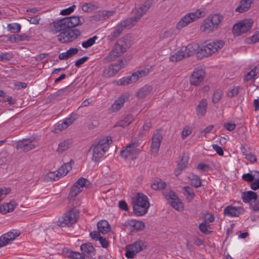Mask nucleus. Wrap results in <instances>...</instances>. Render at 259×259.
Wrapping results in <instances>:
<instances>
[{
  "mask_svg": "<svg viewBox=\"0 0 259 259\" xmlns=\"http://www.w3.org/2000/svg\"><path fill=\"white\" fill-rule=\"evenodd\" d=\"M151 2L147 1L139 7L136 8L135 16L127 18L118 24L109 36L112 39L115 38L119 36L124 29H128L134 26L140 19L146 14L151 7Z\"/></svg>",
  "mask_w": 259,
  "mask_h": 259,
  "instance_id": "nucleus-1",
  "label": "nucleus"
},
{
  "mask_svg": "<svg viewBox=\"0 0 259 259\" xmlns=\"http://www.w3.org/2000/svg\"><path fill=\"white\" fill-rule=\"evenodd\" d=\"M112 143V138L109 136L101 137L94 141L89 149L92 152V161L99 162L108 151Z\"/></svg>",
  "mask_w": 259,
  "mask_h": 259,
  "instance_id": "nucleus-2",
  "label": "nucleus"
},
{
  "mask_svg": "<svg viewBox=\"0 0 259 259\" xmlns=\"http://www.w3.org/2000/svg\"><path fill=\"white\" fill-rule=\"evenodd\" d=\"M224 17L220 14H210L201 23L200 30L206 33L218 30L222 25Z\"/></svg>",
  "mask_w": 259,
  "mask_h": 259,
  "instance_id": "nucleus-3",
  "label": "nucleus"
},
{
  "mask_svg": "<svg viewBox=\"0 0 259 259\" xmlns=\"http://www.w3.org/2000/svg\"><path fill=\"white\" fill-rule=\"evenodd\" d=\"M130 46L131 43L128 36L118 39L112 50L104 58V61L109 62L114 61L126 52Z\"/></svg>",
  "mask_w": 259,
  "mask_h": 259,
  "instance_id": "nucleus-4",
  "label": "nucleus"
},
{
  "mask_svg": "<svg viewBox=\"0 0 259 259\" xmlns=\"http://www.w3.org/2000/svg\"><path fill=\"white\" fill-rule=\"evenodd\" d=\"M133 211L137 216L145 214L150 206L148 197L143 193H138L133 198Z\"/></svg>",
  "mask_w": 259,
  "mask_h": 259,
  "instance_id": "nucleus-5",
  "label": "nucleus"
},
{
  "mask_svg": "<svg viewBox=\"0 0 259 259\" xmlns=\"http://www.w3.org/2000/svg\"><path fill=\"white\" fill-rule=\"evenodd\" d=\"M149 73V69L147 68L139 69L131 75L123 76L114 80L113 83L116 85H126L136 82L139 79L146 76Z\"/></svg>",
  "mask_w": 259,
  "mask_h": 259,
  "instance_id": "nucleus-6",
  "label": "nucleus"
},
{
  "mask_svg": "<svg viewBox=\"0 0 259 259\" xmlns=\"http://www.w3.org/2000/svg\"><path fill=\"white\" fill-rule=\"evenodd\" d=\"M203 11L197 9L183 16L176 25V28L180 30L202 17Z\"/></svg>",
  "mask_w": 259,
  "mask_h": 259,
  "instance_id": "nucleus-7",
  "label": "nucleus"
},
{
  "mask_svg": "<svg viewBox=\"0 0 259 259\" xmlns=\"http://www.w3.org/2000/svg\"><path fill=\"white\" fill-rule=\"evenodd\" d=\"M253 20L248 18L241 20L235 23L232 28V33L235 36H240L250 31L252 28Z\"/></svg>",
  "mask_w": 259,
  "mask_h": 259,
  "instance_id": "nucleus-8",
  "label": "nucleus"
},
{
  "mask_svg": "<svg viewBox=\"0 0 259 259\" xmlns=\"http://www.w3.org/2000/svg\"><path fill=\"white\" fill-rule=\"evenodd\" d=\"M139 144L136 142H132L131 144L126 145L124 149L120 151L121 157L125 160H134L139 153V150L138 149Z\"/></svg>",
  "mask_w": 259,
  "mask_h": 259,
  "instance_id": "nucleus-9",
  "label": "nucleus"
},
{
  "mask_svg": "<svg viewBox=\"0 0 259 259\" xmlns=\"http://www.w3.org/2000/svg\"><path fill=\"white\" fill-rule=\"evenodd\" d=\"M224 46L222 40H217L209 42L202 47L199 51V54L202 57H208L218 52Z\"/></svg>",
  "mask_w": 259,
  "mask_h": 259,
  "instance_id": "nucleus-10",
  "label": "nucleus"
},
{
  "mask_svg": "<svg viewBox=\"0 0 259 259\" xmlns=\"http://www.w3.org/2000/svg\"><path fill=\"white\" fill-rule=\"evenodd\" d=\"M78 215V211L71 209L60 217L58 221V226L61 227H71L74 224Z\"/></svg>",
  "mask_w": 259,
  "mask_h": 259,
  "instance_id": "nucleus-11",
  "label": "nucleus"
},
{
  "mask_svg": "<svg viewBox=\"0 0 259 259\" xmlns=\"http://www.w3.org/2000/svg\"><path fill=\"white\" fill-rule=\"evenodd\" d=\"M147 246V244L146 241L141 239L138 240L126 247L125 256L127 258H133L137 253L146 249Z\"/></svg>",
  "mask_w": 259,
  "mask_h": 259,
  "instance_id": "nucleus-12",
  "label": "nucleus"
},
{
  "mask_svg": "<svg viewBox=\"0 0 259 259\" xmlns=\"http://www.w3.org/2000/svg\"><path fill=\"white\" fill-rule=\"evenodd\" d=\"M90 185V182L87 179L80 178L71 186L68 196L69 200H73L78 194L82 191L83 187H88Z\"/></svg>",
  "mask_w": 259,
  "mask_h": 259,
  "instance_id": "nucleus-13",
  "label": "nucleus"
},
{
  "mask_svg": "<svg viewBox=\"0 0 259 259\" xmlns=\"http://www.w3.org/2000/svg\"><path fill=\"white\" fill-rule=\"evenodd\" d=\"M80 34V31L77 29L67 30L58 34V40L61 43L67 44L75 40Z\"/></svg>",
  "mask_w": 259,
  "mask_h": 259,
  "instance_id": "nucleus-14",
  "label": "nucleus"
},
{
  "mask_svg": "<svg viewBox=\"0 0 259 259\" xmlns=\"http://www.w3.org/2000/svg\"><path fill=\"white\" fill-rule=\"evenodd\" d=\"M125 66L126 64L122 60H120L117 62L111 64L105 68L103 71V76L106 78L113 77Z\"/></svg>",
  "mask_w": 259,
  "mask_h": 259,
  "instance_id": "nucleus-15",
  "label": "nucleus"
},
{
  "mask_svg": "<svg viewBox=\"0 0 259 259\" xmlns=\"http://www.w3.org/2000/svg\"><path fill=\"white\" fill-rule=\"evenodd\" d=\"M163 195L169 201L171 206L174 208L180 211L183 210V203L175 192L171 190H169L168 192H164L163 193Z\"/></svg>",
  "mask_w": 259,
  "mask_h": 259,
  "instance_id": "nucleus-16",
  "label": "nucleus"
},
{
  "mask_svg": "<svg viewBox=\"0 0 259 259\" xmlns=\"http://www.w3.org/2000/svg\"><path fill=\"white\" fill-rule=\"evenodd\" d=\"M21 232L18 230H11L0 237V248L12 243L20 236Z\"/></svg>",
  "mask_w": 259,
  "mask_h": 259,
  "instance_id": "nucleus-17",
  "label": "nucleus"
},
{
  "mask_svg": "<svg viewBox=\"0 0 259 259\" xmlns=\"http://www.w3.org/2000/svg\"><path fill=\"white\" fill-rule=\"evenodd\" d=\"M48 28L49 31L53 34H56L65 30L67 28V26L64 18L54 20L49 24Z\"/></svg>",
  "mask_w": 259,
  "mask_h": 259,
  "instance_id": "nucleus-18",
  "label": "nucleus"
},
{
  "mask_svg": "<svg viewBox=\"0 0 259 259\" xmlns=\"http://www.w3.org/2000/svg\"><path fill=\"white\" fill-rule=\"evenodd\" d=\"M124 226L131 232L140 231L145 228V224L143 222L133 219L125 221Z\"/></svg>",
  "mask_w": 259,
  "mask_h": 259,
  "instance_id": "nucleus-19",
  "label": "nucleus"
},
{
  "mask_svg": "<svg viewBox=\"0 0 259 259\" xmlns=\"http://www.w3.org/2000/svg\"><path fill=\"white\" fill-rule=\"evenodd\" d=\"M33 139L27 138L18 141L16 146V149H21L24 152H27L34 149L35 147L33 143Z\"/></svg>",
  "mask_w": 259,
  "mask_h": 259,
  "instance_id": "nucleus-20",
  "label": "nucleus"
},
{
  "mask_svg": "<svg viewBox=\"0 0 259 259\" xmlns=\"http://www.w3.org/2000/svg\"><path fill=\"white\" fill-rule=\"evenodd\" d=\"M80 250L84 259H95L93 257L95 254V249L91 243L82 244Z\"/></svg>",
  "mask_w": 259,
  "mask_h": 259,
  "instance_id": "nucleus-21",
  "label": "nucleus"
},
{
  "mask_svg": "<svg viewBox=\"0 0 259 259\" xmlns=\"http://www.w3.org/2000/svg\"><path fill=\"white\" fill-rule=\"evenodd\" d=\"M205 75V72L202 69L195 70L190 77L191 84L195 86L199 85L203 80Z\"/></svg>",
  "mask_w": 259,
  "mask_h": 259,
  "instance_id": "nucleus-22",
  "label": "nucleus"
},
{
  "mask_svg": "<svg viewBox=\"0 0 259 259\" xmlns=\"http://www.w3.org/2000/svg\"><path fill=\"white\" fill-rule=\"evenodd\" d=\"M244 213L242 207H235L232 205L227 206L224 209V214L230 217H237Z\"/></svg>",
  "mask_w": 259,
  "mask_h": 259,
  "instance_id": "nucleus-23",
  "label": "nucleus"
},
{
  "mask_svg": "<svg viewBox=\"0 0 259 259\" xmlns=\"http://www.w3.org/2000/svg\"><path fill=\"white\" fill-rule=\"evenodd\" d=\"M182 50L185 52L186 57H189L196 53L199 54V46L197 43H192L186 47H182Z\"/></svg>",
  "mask_w": 259,
  "mask_h": 259,
  "instance_id": "nucleus-24",
  "label": "nucleus"
},
{
  "mask_svg": "<svg viewBox=\"0 0 259 259\" xmlns=\"http://www.w3.org/2000/svg\"><path fill=\"white\" fill-rule=\"evenodd\" d=\"M254 0H241L235 12L239 13H244L250 9Z\"/></svg>",
  "mask_w": 259,
  "mask_h": 259,
  "instance_id": "nucleus-25",
  "label": "nucleus"
},
{
  "mask_svg": "<svg viewBox=\"0 0 259 259\" xmlns=\"http://www.w3.org/2000/svg\"><path fill=\"white\" fill-rule=\"evenodd\" d=\"M162 136L161 134L158 132L154 133L152 138V143L151 145V149L155 152H157L159 149Z\"/></svg>",
  "mask_w": 259,
  "mask_h": 259,
  "instance_id": "nucleus-26",
  "label": "nucleus"
},
{
  "mask_svg": "<svg viewBox=\"0 0 259 259\" xmlns=\"http://www.w3.org/2000/svg\"><path fill=\"white\" fill-rule=\"evenodd\" d=\"M72 163L74 164L73 160H71L69 162L63 164L57 170V175L60 177V178L66 176L67 173L72 169Z\"/></svg>",
  "mask_w": 259,
  "mask_h": 259,
  "instance_id": "nucleus-27",
  "label": "nucleus"
},
{
  "mask_svg": "<svg viewBox=\"0 0 259 259\" xmlns=\"http://www.w3.org/2000/svg\"><path fill=\"white\" fill-rule=\"evenodd\" d=\"M153 88L150 85H145L140 88L137 92V96L138 98H144L149 95L152 92Z\"/></svg>",
  "mask_w": 259,
  "mask_h": 259,
  "instance_id": "nucleus-28",
  "label": "nucleus"
},
{
  "mask_svg": "<svg viewBox=\"0 0 259 259\" xmlns=\"http://www.w3.org/2000/svg\"><path fill=\"white\" fill-rule=\"evenodd\" d=\"M207 102L206 99H202L197 105L196 110V113L199 116H203L206 112Z\"/></svg>",
  "mask_w": 259,
  "mask_h": 259,
  "instance_id": "nucleus-29",
  "label": "nucleus"
},
{
  "mask_svg": "<svg viewBox=\"0 0 259 259\" xmlns=\"http://www.w3.org/2000/svg\"><path fill=\"white\" fill-rule=\"evenodd\" d=\"M127 97L125 95H122L116 99L111 106V110L113 111L119 110L123 105Z\"/></svg>",
  "mask_w": 259,
  "mask_h": 259,
  "instance_id": "nucleus-30",
  "label": "nucleus"
},
{
  "mask_svg": "<svg viewBox=\"0 0 259 259\" xmlns=\"http://www.w3.org/2000/svg\"><path fill=\"white\" fill-rule=\"evenodd\" d=\"M257 198V193L253 191H248L242 193V201L245 203H248L252 200H256Z\"/></svg>",
  "mask_w": 259,
  "mask_h": 259,
  "instance_id": "nucleus-31",
  "label": "nucleus"
},
{
  "mask_svg": "<svg viewBox=\"0 0 259 259\" xmlns=\"http://www.w3.org/2000/svg\"><path fill=\"white\" fill-rule=\"evenodd\" d=\"M97 229L100 232L105 234L110 231V226L108 221L101 220L97 224Z\"/></svg>",
  "mask_w": 259,
  "mask_h": 259,
  "instance_id": "nucleus-32",
  "label": "nucleus"
},
{
  "mask_svg": "<svg viewBox=\"0 0 259 259\" xmlns=\"http://www.w3.org/2000/svg\"><path fill=\"white\" fill-rule=\"evenodd\" d=\"M78 50L77 48H70L66 52L60 53L59 55L58 58L61 60H67L74 55L78 53Z\"/></svg>",
  "mask_w": 259,
  "mask_h": 259,
  "instance_id": "nucleus-33",
  "label": "nucleus"
},
{
  "mask_svg": "<svg viewBox=\"0 0 259 259\" xmlns=\"http://www.w3.org/2000/svg\"><path fill=\"white\" fill-rule=\"evenodd\" d=\"M67 28L77 26L80 23L79 18L77 16L67 17L64 18Z\"/></svg>",
  "mask_w": 259,
  "mask_h": 259,
  "instance_id": "nucleus-34",
  "label": "nucleus"
},
{
  "mask_svg": "<svg viewBox=\"0 0 259 259\" xmlns=\"http://www.w3.org/2000/svg\"><path fill=\"white\" fill-rule=\"evenodd\" d=\"M74 120V118H73L72 117H69L66 119H65L63 121L59 122L55 130H65L70 125L73 123Z\"/></svg>",
  "mask_w": 259,
  "mask_h": 259,
  "instance_id": "nucleus-35",
  "label": "nucleus"
},
{
  "mask_svg": "<svg viewBox=\"0 0 259 259\" xmlns=\"http://www.w3.org/2000/svg\"><path fill=\"white\" fill-rule=\"evenodd\" d=\"M185 56V52L182 50V48L175 53L169 56V59L170 62H176L182 60Z\"/></svg>",
  "mask_w": 259,
  "mask_h": 259,
  "instance_id": "nucleus-36",
  "label": "nucleus"
},
{
  "mask_svg": "<svg viewBox=\"0 0 259 259\" xmlns=\"http://www.w3.org/2000/svg\"><path fill=\"white\" fill-rule=\"evenodd\" d=\"M72 145L71 140H66L61 142L58 146L57 151L59 153H62L63 152L69 149Z\"/></svg>",
  "mask_w": 259,
  "mask_h": 259,
  "instance_id": "nucleus-37",
  "label": "nucleus"
},
{
  "mask_svg": "<svg viewBox=\"0 0 259 259\" xmlns=\"http://www.w3.org/2000/svg\"><path fill=\"white\" fill-rule=\"evenodd\" d=\"M183 190L185 191V195L188 202H191L194 198L195 194L194 190L190 186H185L183 187Z\"/></svg>",
  "mask_w": 259,
  "mask_h": 259,
  "instance_id": "nucleus-38",
  "label": "nucleus"
},
{
  "mask_svg": "<svg viewBox=\"0 0 259 259\" xmlns=\"http://www.w3.org/2000/svg\"><path fill=\"white\" fill-rule=\"evenodd\" d=\"M15 206L12 202L6 203L0 205V213L6 214L14 210Z\"/></svg>",
  "mask_w": 259,
  "mask_h": 259,
  "instance_id": "nucleus-39",
  "label": "nucleus"
},
{
  "mask_svg": "<svg viewBox=\"0 0 259 259\" xmlns=\"http://www.w3.org/2000/svg\"><path fill=\"white\" fill-rule=\"evenodd\" d=\"M30 37L25 33L12 35L10 36V40L12 42H18L20 41H28Z\"/></svg>",
  "mask_w": 259,
  "mask_h": 259,
  "instance_id": "nucleus-40",
  "label": "nucleus"
},
{
  "mask_svg": "<svg viewBox=\"0 0 259 259\" xmlns=\"http://www.w3.org/2000/svg\"><path fill=\"white\" fill-rule=\"evenodd\" d=\"M65 255L71 259H84L82 254L79 252L73 251L70 250H67L65 253Z\"/></svg>",
  "mask_w": 259,
  "mask_h": 259,
  "instance_id": "nucleus-41",
  "label": "nucleus"
},
{
  "mask_svg": "<svg viewBox=\"0 0 259 259\" xmlns=\"http://www.w3.org/2000/svg\"><path fill=\"white\" fill-rule=\"evenodd\" d=\"M189 179L191 181V185L195 188H198L201 186V181L199 176L192 175Z\"/></svg>",
  "mask_w": 259,
  "mask_h": 259,
  "instance_id": "nucleus-42",
  "label": "nucleus"
},
{
  "mask_svg": "<svg viewBox=\"0 0 259 259\" xmlns=\"http://www.w3.org/2000/svg\"><path fill=\"white\" fill-rule=\"evenodd\" d=\"M166 183L162 181L161 179L155 180L151 185V187L154 190H162L166 187Z\"/></svg>",
  "mask_w": 259,
  "mask_h": 259,
  "instance_id": "nucleus-43",
  "label": "nucleus"
},
{
  "mask_svg": "<svg viewBox=\"0 0 259 259\" xmlns=\"http://www.w3.org/2000/svg\"><path fill=\"white\" fill-rule=\"evenodd\" d=\"M198 228L199 230L205 234H210L212 232V231L210 230V224H208L207 222H204L200 223Z\"/></svg>",
  "mask_w": 259,
  "mask_h": 259,
  "instance_id": "nucleus-44",
  "label": "nucleus"
},
{
  "mask_svg": "<svg viewBox=\"0 0 259 259\" xmlns=\"http://www.w3.org/2000/svg\"><path fill=\"white\" fill-rule=\"evenodd\" d=\"M21 26L17 23L9 24L7 28L12 33H18L20 31Z\"/></svg>",
  "mask_w": 259,
  "mask_h": 259,
  "instance_id": "nucleus-45",
  "label": "nucleus"
},
{
  "mask_svg": "<svg viewBox=\"0 0 259 259\" xmlns=\"http://www.w3.org/2000/svg\"><path fill=\"white\" fill-rule=\"evenodd\" d=\"M132 120V116L130 115H127L125 117H124L122 120L119 121L117 123V125L123 128H125L130 124Z\"/></svg>",
  "mask_w": 259,
  "mask_h": 259,
  "instance_id": "nucleus-46",
  "label": "nucleus"
},
{
  "mask_svg": "<svg viewBox=\"0 0 259 259\" xmlns=\"http://www.w3.org/2000/svg\"><path fill=\"white\" fill-rule=\"evenodd\" d=\"M188 157L186 155L182 156L181 161L177 165V169L180 172L185 169L188 164Z\"/></svg>",
  "mask_w": 259,
  "mask_h": 259,
  "instance_id": "nucleus-47",
  "label": "nucleus"
},
{
  "mask_svg": "<svg viewBox=\"0 0 259 259\" xmlns=\"http://www.w3.org/2000/svg\"><path fill=\"white\" fill-rule=\"evenodd\" d=\"M97 38L98 37L97 36H94L91 38H90L87 40L83 41L82 42L81 46L83 48H88L92 46L95 43V41Z\"/></svg>",
  "mask_w": 259,
  "mask_h": 259,
  "instance_id": "nucleus-48",
  "label": "nucleus"
},
{
  "mask_svg": "<svg viewBox=\"0 0 259 259\" xmlns=\"http://www.w3.org/2000/svg\"><path fill=\"white\" fill-rule=\"evenodd\" d=\"M72 91V87L71 85H68L65 88L58 90L56 92V94L57 96L67 95Z\"/></svg>",
  "mask_w": 259,
  "mask_h": 259,
  "instance_id": "nucleus-49",
  "label": "nucleus"
},
{
  "mask_svg": "<svg viewBox=\"0 0 259 259\" xmlns=\"http://www.w3.org/2000/svg\"><path fill=\"white\" fill-rule=\"evenodd\" d=\"M146 134V131H136L134 136L133 137L134 141L139 143V140H142Z\"/></svg>",
  "mask_w": 259,
  "mask_h": 259,
  "instance_id": "nucleus-50",
  "label": "nucleus"
},
{
  "mask_svg": "<svg viewBox=\"0 0 259 259\" xmlns=\"http://www.w3.org/2000/svg\"><path fill=\"white\" fill-rule=\"evenodd\" d=\"M257 74V69L256 67L252 68L249 72L247 73L245 77V80L249 81L252 79Z\"/></svg>",
  "mask_w": 259,
  "mask_h": 259,
  "instance_id": "nucleus-51",
  "label": "nucleus"
},
{
  "mask_svg": "<svg viewBox=\"0 0 259 259\" xmlns=\"http://www.w3.org/2000/svg\"><path fill=\"white\" fill-rule=\"evenodd\" d=\"M76 6L75 5H72L71 7H69L67 8L62 10L60 14L61 15H68L72 13L75 10Z\"/></svg>",
  "mask_w": 259,
  "mask_h": 259,
  "instance_id": "nucleus-52",
  "label": "nucleus"
},
{
  "mask_svg": "<svg viewBox=\"0 0 259 259\" xmlns=\"http://www.w3.org/2000/svg\"><path fill=\"white\" fill-rule=\"evenodd\" d=\"M222 96V92L221 91L217 90L215 91L213 93V96H212V102L214 103H218L220 99L221 98Z\"/></svg>",
  "mask_w": 259,
  "mask_h": 259,
  "instance_id": "nucleus-53",
  "label": "nucleus"
},
{
  "mask_svg": "<svg viewBox=\"0 0 259 259\" xmlns=\"http://www.w3.org/2000/svg\"><path fill=\"white\" fill-rule=\"evenodd\" d=\"M240 90V87L238 86L234 87L232 89H231L230 91H229L227 95L229 97H233L235 96H236Z\"/></svg>",
  "mask_w": 259,
  "mask_h": 259,
  "instance_id": "nucleus-54",
  "label": "nucleus"
},
{
  "mask_svg": "<svg viewBox=\"0 0 259 259\" xmlns=\"http://www.w3.org/2000/svg\"><path fill=\"white\" fill-rule=\"evenodd\" d=\"M176 35V33H173L172 34V33L170 31H168L165 32V33L164 34V36L165 38H168V37L169 36V39L168 40H170L172 42V43L174 45H175V44H176V42H177V41L175 39Z\"/></svg>",
  "mask_w": 259,
  "mask_h": 259,
  "instance_id": "nucleus-55",
  "label": "nucleus"
},
{
  "mask_svg": "<svg viewBox=\"0 0 259 259\" xmlns=\"http://www.w3.org/2000/svg\"><path fill=\"white\" fill-rule=\"evenodd\" d=\"M242 179L248 183H251L254 181V178L253 177L252 173H247L243 174L242 176Z\"/></svg>",
  "mask_w": 259,
  "mask_h": 259,
  "instance_id": "nucleus-56",
  "label": "nucleus"
},
{
  "mask_svg": "<svg viewBox=\"0 0 259 259\" xmlns=\"http://www.w3.org/2000/svg\"><path fill=\"white\" fill-rule=\"evenodd\" d=\"M98 241H99L101 246L103 248H107L108 247L109 245V241L105 237L101 236Z\"/></svg>",
  "mask_w": 259,
  "mask_h": 259,
  "instance_id": "nucleus-57",
  "label": "nucleus"
},
{
  "mask_svg": "<svg viewBox=\"0 0 259 259\" xmlns=\"http://www.w3.org/2000/svg\"><path fill=\"white\" fill-rule=\"evenodd\" d=\"M250 40L251 43L254 44L259 41V30L256 31L253 35L247 39Z\"/></svg>",
  "mask_w": 259,
  "mask_h": 259,
  "instance_id": "nucleus-58",
  "label": "nucleus"
},
{
  "mask_svg": "<svg viewBox=\"0 0 259 259\" xmlns=\"http://www.w3.org/2000/svg\"><path fill=\"white\" fill-rule=\"evenodd\" d=\"M250 207L251 209L257 212L259 211V198L256 199V200H254V201L253 203H251L250 204Z\"/></svg>",
  "mask_w": 259,
  "mask_h": 259,
  "instance_id": "nucleus-59",
  "label": "nucleus"
},
{
  "mask_svg": "<svg viewBox=\"0 0 259 259\" xmlns=\"http://www.w3.org/2000/svg\"><path fill=\"white\" fill-rule=\"evenodd\" d=\"M100 233V232L99 231H92L90 233V236L93 240L95 241H98L100 237H101Z\"/></svg>",
  "mask_w": 259,
  "mask_h": 259,
  "instance_id": "nucleus-60",
  "label": "nucleus"
},
{
  "mask_svg": "<svg viewBox=\"0 0 259 259\" xmlns=\"http://www.w3.org/2000/svg\"><path fill=\"white\" fill-rule=\"evenodd\" d=\"M118 206L122 210L127 211L128 210L127 204L124 200L119 201Z\"/></svg>",
  "mask_w": 259,
  "mask_h": 259,
  "instance_id": "nucleus-61",
  "label": "nucleus"
},
{
  "mask_svg": "<svg viewBox=\"0 0 259 259\" xmlns=\"http://www.w3.org/2000/svg\"><path fill=\"white\" fill-rule=\"evenodd\" d=\"M212 148L217 152V153L219 155L223 156L224 155V151L223 149L219 145L217 144H213L212 145Z\"/></svg>",
  "mask_w": 259,
  "mask_h": 259,
  "instance_id": "nucleus-62",
  "label": "nucleus"
},
{
  "mask_svg": "<svg viewBox=\"0 0 259 259\" xmlns=\"http://www.w3.org/2000/svg\"><path fill=\"white\" fill-rule=\"evenodd\" d=\"M57 170L54 172H49L48 174V177L54 181L58 180L60 179V177L58 175H57Z\"/></svg>",
  "mask_w": 259,
  "mask_h": 259,
  "instance_id": "nucleus-63",
  "label": "nucleus"
},
{
  "mask_svg": "<svg viewBox=\"0 0 259 259\" xmlns=\"http://www.w3.org/2000/svg\"><path fill=\"white\" fill-rule=\"evenodd\" d=\"M250 187L254 191L259 189V181L254 180L252 182H251Z\"/></svg>",
  "mask_w": 259,
  "mask_h": 259,
  "instance_id": "nucleus-64",
  "label": "nucleus"
}]
</instances>
